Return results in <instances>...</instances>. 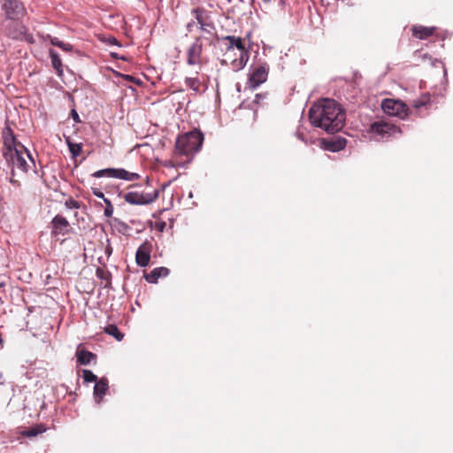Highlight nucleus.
<instances>
[{
	"label": "nucleus",
	"mask_w": 453,
	"mask_h": 453,
	"mask_svg": "<svg viewBox=\"0 0 453 453\" xmlns=\"http://www.w3.org/2000/svg\"><path fill=\"white\" fill-rule=\"evenodd\" d=\"M309 119L312 126L334 134L342 128L345 113L334 100L324 98L310 108Z\"/></svg>",
	"instance_id": "1"
},
{
	"label": "nucleus",
	"mask_w": 453,
	"mask_h": 453,
	"mask_svg": "<svg viewBox=\"0 0 453 453\" xmlns=\"http://www.w3.org/2000/svg\"><path fill=\"white\" fill-rule=\"evenodd\" d=\"M203 142V134L197 129L179 135L175 142L173 158L170 161L171 165L173 167L180 165L178 161L179 156L191 157L200 150Z\"/></svg>",
	"instance_id": "2"
},
{
	"label": "nucleus",
	"mask_w": 453,
	"mask_h": 453,
	"mask_svg": "<svg viewBox=\"0 0 453 453\" xmlns=\"http://www.w3.org/2000/svg\"><path fill=\"white\" fill-rule=\"evenodd\" d=\"M4 157L12 165L10 181L19 186V181L15 179L16 171H19L20 173H27L31 165L35 166L33 157L23 145H19V149H15L12 152H4Z\"/></svg>",
	"instance_id": "3"
},
{
	"label": "nucleus",
	"mask_w": 453,
	"mask_h": 453,
	"mask_svg": "<svg viewBox=\"0 0 453 453\" xmlns=\"http://www.w3.org/2000/svg\"><path fill=\"white\" fill-rule=\"evenodd\" d=\"M158 192L154 190L151 193H146L139 190H130L123 196L124 200L134 205L150 204L157 200Z\"/></svg>",
	"instance_id": "4"
},
{
	"label": "nucleus",
	"mask_w": 453,
	"mask_h": 453,
	"mask_svg": "<svg viewBox=\"0 0 453 453\" xmlns=\"http://www.w3.org/2000/svg\"><path fill=\"white\" fill-rule=\"evenodd\" d=\"M381 108L386 114L400 119H404L409 111L408 106L403 102L390 98L382 101Z\"/></svg>",
	"instance_id": "5"
},
{
	"label": "nucleus",
	"mask_w": 453,
	"mask_h": 453,
	"mask_svg": "<svg viewBox=\"0 0 453 453\" xmlns=\"http://www.w3.org/2000/svg\"><path fill=\"white\" fill-rule=\"evenodd\" d=\"M269 73V65L265 63L255 65L249 74L248 87L256 89L262 83L266 81Z\"/></svg>",
	"instance_id": "6"
},
{
	"label": "nucleus",
	"mask_w": 453,
	"mask_h": 453,
	"mask_svg": "<svg viewBox=\"0 0 453 453\" xmlns=\"http://www.w3.org/2000/svg\"><path fill=\"white\" fill-rule=\"evenodd\" d=\"M95 178L109 177L117 178L126 180H136L139 179V174L135 173L127 172L125 169H113L107 168L92 173Z\"/></svg>",
	"instance_id": "7"
},
{
	"label": "nucleus",
	"mask_w": 453,
	"mask_h": 453,
	"mask_svg": "<svg viewBox=\"0 0 453 453\" xmlns=\"http://www.w3.org/2000/svg\"><path fill=\"white\" fill-rule=\"evenodd\" d=\"M203 37L198 36L188 48L187 52V63L189 65H200L202 63Z\"/></svg>",
	"instance_id": "8"
},
{
	"label": "nucleus",
	"mask_w": 453,
	"mask_h": 453,
	"mask_svg": "<svg viewBox=\"0 0 453 453\" xmlns=\"http://www.w3.org/2000/svg\"><path fill=\"white\" fill-rule=\"evenodd\" d=\"M3 8L8 19H16L23 17L26 9L19 0H5Z\"/></svg>",
	"instance_id": "9"
},
{
	"label": "nucleus",
	"mask_w": 453,
	"mask_h": 453,
	"mask_svg": "<svg viewBox=\"0 0 453 453\" xmlns=\"http://www.w3.org/2000/svg\"><path fill=\"white\" fill-rule=\"evenodd\" d=\"M152 244L150 242H144L136 250L135 261L138 265L145 267L150 264Z\"/></svg>",
	"instance_id": "10"
},
{
	"label": "nucleus",
	"mask_w": 453,
	"mask_h": 453,
	"mask_svg": "<svg viewBox=\"0 0 453 453\" xmlns=\"http://www.w3.org/2000/svg\"><path fill=\"white\" fill-rule=\"evenodd\" d=\"M52 230L51 234L52 235H58V234H67L70 231V224L67 221V219L63 217L62 215H56L52 220Z\"/></svg>",
	"instance_id": "11"
},
{
	"label": "nucleus",
	"mask_w": 453,
	"mask_h": 453,
	"mask_svg": "<svg viewBox=\"0 0 453 453\" xmlns=\"http://www.w3.org/2000/svg\"><path fill=\"white\" fill-rule=\"evenodd\" d=\"M3 138L4 145V152H12L15 149H19V145H22L16 141L14 134L10 127L4 128L3 132Z\"/></svg>",
	"instance_id": "12"
},
{
	"label": "nucleus",
	"mask_w": 453,
	"mask_h": 453,
	"mask_svg": "<svg viewBox=\"0 0 453 453\" xmlns=\"http://www.w3.org/2000/svg\"><path fill=\"white\" fill-rule=\"evenodd\" d=\"M192 14L195 16L196 22L199 25V29L204 27H209L208 25L213 23L210 16V12L203 7L194 8L192 10Z\"/></svg>",
	"instance_id": "13"
},
{
	"label": "nucleus",
	"mask_w": 453,
	"mask_h": 453,
	"mask_svg": "<svg viewBox=\"0 0 453 453\" xmlns=\"http://www.w3.org/2000/svg\"><path fill=\"white\" fill-rule=\"evenodd\" d=\"M372 132L384 136L385 134H393L400 130L394 125L386 122H375L371 126Z\"/></svg>",
	"instance_id": "14"
},
{
	"label": "nucleus",
	"mask_w": 453,
	"mask_h": 453,
	"mask_svg": "<svg viewBox=\"0 0 453 453\" xmlns=\"http://www.w3.org/2000/svg\"><path fill=\"white\" fill-rule=\"evenodd\" d=\"M75 356L77 357V362L81 365H88L91 361L96 359V355L91 351L86 350L82 348L81 344L78 346Z\"/></svg>",
	"instance_id": "15"
},
{
	"label": "nucleus",
	"mask_w": 453,
	"mask_h": 453,
	"mask_svg": "<svg viewBox=\"0 0 453 453\" xmlns=\"http://www.w3.org/2000/svg\"><path fill=\"white\" fill-rule=\"evenodd\" d=\"M109 384L108 380L106 378H101L94 387V397L97 403H99L103 397L105 395L108 391Z\"/></svg>",
	"instance_id": "16"
},
{
	"label": "nucleus",
	"mask_w": 453,
	"mask_h": 453,
	"mask_svg": "<svg viewBox=\"0 0 453 453\" xmlns=\"http://www.w3.org/2000/svg\"><path fill=\"white\" fill-rule=\"evenodd\" d=\"M169 269L166 267H157L150 273H146L144 278L150 283H157L160 277H166L169 274Z\"/></svg>",
	"instance_id": "17"
},
{
	"label": "nucleus",
	"mask_w": 453,
	"mask_h": 453,
	"mask_svg": "<svg viewBox=\"0 0 453 453\" xmlns=\"http://www.w3.org/2000/svg\"><path fill=\"white\" fill-rule=\"evenodd\" d=\"M411 30L413 36L424 40L433 35L435 31V28L422 26H414Z\"/></svg>",
	"instance_id": "18"
},
{
	"label": "nucleus",
	"mask_w": 453,
	"mask_h": 453,
	"mask_svg": "<svg viewBox=\"0 0 453 453\" xmlns=\"http://www.w3.org/2000/svg\"><path fill=\"white\" fill-rule=\"evenodd\" d=\"M208 26L209 27H202L200 31L205 34V35H201L203 37V42L211 45L212 44L213 39L217 37V32L214 23Z\"/></svg>",
	"instance_id": "19"
},
{
	"label": "nucleus",
	"mask_w": 453,
	"mask_h": 453,
	"mask_svg": "<svg viewBox=\"0 0 453 453\" xmlns=\"http://www.w3.org/2000/svg\"><path fill=\"white\" fill-rule=\"evenodd\" d=\"M223 39L229 42V45L226 47V51L232 50L234 47H235L240 51L247 50L243 43V40L241 37L226 35Z\"/></svg>",
	"instance_id": "20"
},
{
	"label": "nucleus",
	"mask_w": 453,
	"mask_h": 453,
	"mask_svg": "<svg viewBox=\"0 0 453 453\" xmlns=\"http://www.w3.org/2000/svg\"><path fill=\"white\" fill-rule=\"evenodd\" d=\"M249 60V51L242 50L240 53V57L238 58L234 59L231 62V65L234 71L242 70L247 64Z\"/></svg>",
	"instance_id": "21"
},
{
	"label": "nucleus",
	"mask_w": 453,
	"mask_h": 453,
	"mask_svg": "<svg viewBox=\"0 0 453 453\" xmlns=\"http://www.w3.org/2000/svg\"><path fill=\"white\" fill-rule=\"evenodd\" d=\"M50 57L53 68L56 70L58 76L63 75V65L60 56L54 50H50Z\"/></svg>",
	"instance_id": "22"
},
{
	"label": "nucleus",
	"mask_w": 453,
	"mask_h": 453,
	"mask_svg": "<svg viewBox=\"0 0 453 453\" xmlns=\"http://www.w3.org/2000/svg\"><path fill=\"white\" fill-rule=\"evenodd\" d=\"M185 84L188 87L189 89L195 92H201L203 89L202 88L203 85V81L199 79L197 76L196 77H187L185 79Z\"/></svg>",
	"instance_id": "23"
},
{
	"label": "nucleus",
	"mask_w": 453,
	"mask_h": 453,
	"mask_svg": "<svg viewBox=\"0 0 453 453\" xmlns=\"http://www.w3.org/2000/svg\"><path fill=\"white\" fill-rule=\"evenodd\" d=\"M45 431V426L42 424H38L21 432V435L25 437H35L37 436L38 434L44 433Z\"/></svg>",
	"instance_id": "24"
},
{
	"label": "nucleus",
	"mask_w": 453,
	"mask_h": 453,
	"mask_svg": "<svg viewBox=\"0 0 453 453\" xmlns=\"http://www.w3.org/2000/svg\"><path fill=\"white\" fill-rule=\"evenodd\" d=\"M47 39L50 40V42L52 45L57 46L66 52H71L73 49L72 44L65 43V42L60 41L58 37H54V36L48 35Z\"/></svg>",
	"instance_id": "25"
},
{
	"label": "nucleus",
	"mask_w": 453,
	"mask_h": 453,
	"mask_svg": "<svg viewBox=\"0 0 453 453\" xmlns=\"http://www.w3.org/2000/svg\"><path fill=\"white\" fill-rule=\"evenodd\" d=\"M104 332L111 336H113L116 340L121 341L124 337L123 334L120 333L117 326L109 325L104 328Z\"/></svg>",
	"instance_id": "26"
},
{
	"label": "nucleus",
	"mask_w": 453,
	"mask_h": 453,
	"mask_svg": "<svg viewBox=\"0 0 453 453\" xmlns=\"http://www.w3.org/2000/svg\"><path fill=\"white\" fill-rule=\"evenodd\" d=\"M430 102V95L426 93L420 96L418 99L412 102V106L414 108H420L426 106Z\"/></svg>",
	"instance_id": "27"
},
{
	"label": "nucleus",
	"mask_w": 453,
	"mask_h": 453,
	"mask_svg": "<svg viewBox=\"0 0 453 453\" xmlns=\"http://www.w3.org/2000/svg\"><path fill=\"white\" fill-rule=\"evenodd\" d=\"M345 142L337 141V142H329L326 144V149L331 151H338L344 148Z\"/></svg>",
	"instance_id": "28"
},
{
	"label": "nucleus",
	"mask_w": 453,
	"mask_h": 453,
	"mask_svg": "<svg viewBox=\"0 0 453 453\" xmlns=\"http://www.w3.org/2000/svg\"><path fill=\"white\" fill-rule=\"evenodd\" d=\"M67 144L69 150L73 157L79 156L82 150V147L81 144L71 142L67 140Z\"/></svg>",
	"instance_id": "29"
},
{
	"label": "nucleus",
	"mask_w": 453,
	"mask_h": 453,
	"mask_svg": "<svg viewBox=\"0 0 453 453\" xmlns=\"http://www.w3.org/2000/svg\"><path fill=\"white\" fill-rule=\"evenodd\" d=\"M96 275L97 278L106 280L107 284L110 283L111 274L108 271L98 267L96 271Z\"/></svg>",
	"instance_id": "30"
},
{
	"label": "nucleus",
	"mask_w": 453,
	"mask_h": 453,
	"mask_svg": "<svg viewBox=\"0 0 453 453\" xmlns=\"http://www.w3.org/2000/svg\"><path fill=\"white\" fill-rule=\"evenodd\" d=\"M82 377L85 382H96L97 380L96 375H95L92 371L90 370H83L82 371Z\"/></svg>",
	"instance_id": "31"
},
{
	"label": "nucleus",
	"mask_w": 453,
	"mask_h": 453,
	"mask_svg": "<svg viewBox=\"0 0 453 453\" xmlns=\"http://www.w3.org/2000/svg\"><path fill=\"white\" fill-rule=\"evenodd\" d=\"M65 206L67 209H80L81 207V203L70 197L65 202Z\"/></svg>",
	"instance_id": "32"
},
{
	"label": "nucleus",
	"mask_w": 453,
	"mask_h": 453,
	"mask_svg": "<svg viewBox=\"0 0 453 453\" xmlns=\"http://www.w3.org/2000/svg\"><path fill=\"white\" fill-rule=\"evenodd\" d=\"M104 202L105 203L104 214L105 217L111 218L113 214V205L108 198H104Z\"/></svg>",
	"instance_id": "33"
},
{
	"label": "nucleus",
	"mask_w": 453,
	"mask_h": 453,
	"mask_svg": "<svg viewBox=\"0 0 453 453\" xmlns=\"http://www.w3.org/2000/svg\"><path fill=\"white\" fill-rule=\"evenodd\" d=\"M18 29L20 33V35H24V38L27 40V41H29V42H32V35H28L27 34V28L25 26L23 25H19L18 26Z\"/></svg>",
	"instance_id": "34"
},
{
	"label": "nucleus",
	"mask_w": 453,
	"mask_h": 453,
	"mask_svg": "<svg viewBox=\"0 0 453 453\" xmlns=\"http://www.w3.org/2000/svg\"><path fill=\"white\" fill-rule=\"evenodd\" d=\"M165 226H166V224L164 221L156 222V224H155L156 229L159 232H163Z\"/></svg>",
	"instance_id": "35"
},
{
	"label": "nucleus",
	"mask_w": 453,
	"mask_h": 453,
	"mask_svg": "<svg viewBox=\"0 0 453 453\" xmlns=\"http://www.w3.org/2000/svg\"><path fill=\"white\" fill-rule=\"evenodd\" d=\"M93 194L99 197V198H102L104 200V198H106L104 195L103 192H101L100 190L96 189V188H93Z\"/></svg>",
	"instance_id": "36"
},
{
	"label": "nucleus",
	"mask_w": 453,
	"mask_h": 453,
	"mask_svg": "<svg viewBox=\"0 0 453 453\" xmlns=\"http://www.w3.org/2000/svg\"><path fill=\"white\" fill-rule=\"evenodd\" d=\"M72 117L76 122H80L79 115L75 110L72 111Z\"/></svg>",
	"instance_id": "37"
},
{
	"label": "nucleus",
	"mask_w": 453,
	"mask_h": 453,
	"mask_svg": "<svg viewBox=\"0 0 453 453\" xmlns=\"http://www.w3.org/2000/svg\"><path fill=\"white\" fill-rule=\"evenodd\" d=\"M111 57H112L113 58H116V59H119V58H120V59H126L124 57H120V56H119L118 53H116V52H111Z\"/></svg>",
	"instance_id": "38"
},
{
	"label": "nucleus",
	"mask_w": 453,
	"mask_h": 453,
	"mask_svg": "<svg viewBox=\"0 0 453 453\" xmlns=\"http://www.w3.org/2000/svg\"><path fill=\"white\" fill-rule=\"evenodd\" d=\"M194 25H195L194 21L188 22V25H187L188 31L190 32L192 30V27H193Z\"/></svg>",
	"instance_id": "39"
},
{
	"label": "nucleus",
	"mask_w": 453,
	"mask_h": 453,
	"mask_svg": "<svg viewBox=\"0 0 453 453\" xmlns=\"http://www.w3.org/2000/svg\"><path fill=\"white\" fill-rule=\"evenodd\" d=\"M110 43L114 45H119L118 40L114 37L110 39Z\"/></svg>",
	"instance_id": "40"
},
{
	"label": "nucleus",
	"mask_w": 453,
	"mask_h": 453,
	"mask_svg": "<svg viewBox=\"0 0 453 453\" xmlns=\"http://www.w3.org/2000/svg\"><path fill=\"white\" fill-rule=\"evenodd\" d=\"M280 3L283 4H284V0H280Z\"/></svg>",
	"instance_id": "41"
}]
</instances>
